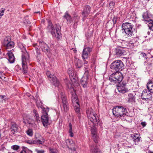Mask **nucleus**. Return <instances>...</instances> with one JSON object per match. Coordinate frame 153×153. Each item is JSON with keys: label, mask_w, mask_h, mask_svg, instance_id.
<instances>
[{"label": "nucleus", "mask_w": 153, "mask_h": 153, "mask_svg": "<svg viewBox=\"0 0 153 153\" xmlns=\"http://www.w3.org/2000/svg\"><path fill=\"white\" fill-rule=\"evenodd\" d=\"M29 124H35V123L34 122V121H33V122H32L31 123H30Z\"/></svg>", "instance_id": "48"}, {"label": "nucleus", "mask_w": 153, "mask_h": 153, "mask_svg": "<svg viewBox=\"0 0 153 153\" xmlns=\"http://www.w3.org/2000/svg\"><path fill=\"white\" fill-rule=\"evenodd\" d=\"M146 86L149 91L151 93H153V80L149 79Z\"/></svg>", "instance_id": "17"}, {"label": "nucleus", "mask_w": 153, "mask_h": 153, "mask_svg": "<svg viewBox=\"0 0 153 153\" xmlns=\"http://www.w3.org/2000/svg\"><path fill=\"white\" fill-rule=\"evenodd\" d=\"M11 149H13L14 150H17L20 148L19 146L17 145H14L11 146Z\"/></svg>", "instance_id": "35"}, {"label": "nucleus", "mask_w": 153, "mask_h": 153, "mask_svg": "<svg viewBox=\"0 0 153 153\" xmlns=\"http://www.w3.org/2000/svg\"><path fill=\"white\" fill-rule=\"evenodd\" d=\"M86 113L88 119L90 120L92 123V124L93 125V126L91 127L92 138L95 143H97L98 137L97 134V128L95 126L98 125L99 123V118L92 108L88 109L87 110Z\"/></svg>", "instance_id": "1"}, {"label": "nucleus", "mask_w": 153, "mask_h": 153, "mask_svg": "<svg viewBox=\"0 0 153 153\" xmlns=\"http://www.w3.org/2000/svg\"><path fill=\"white\" fill-rule=\"evenodd\" d=\"M10 129L13 134H15L18 132V127L17 125L15 123H11Z\"/></svg>", "instance_id": "18"}, {"label": "nucleus", "mask_w": 153, "mask_h": 153, "mask_svg": "<svg viewBox=\"0 0 153 153\" xmlns=\"http://www.w3.org/2000/svg\"><path fill=\"white\" fill-rule=\"evenodd\" d=\"M39 45L42 48V51L45 53H50V48L44 42H40Z\"/></svg>", "instance_id": "16"}, {"label": "nucleus", "mask_w": 153, "mask_h": 153, "mask_svg": "<svg viewBox=\"0 0 153 153\" xmlns=\"http://www.w3.org/2000/svg\"><path fill=\"white\" fill-rule=\"evenodd\" d=\"M74 105L75 107L74 109L75 111L77 113H79L80 112V108H79V106L77 104H74Z\"/></svg>", "instance_id": "34"}, {"label": "nucleus", "mask_w": 153, "mask_h": 153, "mask_svg": "<svg viewBox=\"0 0 153 153\" xmlns=\"http://www.w3.org/2000/svg\"><path fill=\"white\" fill-rule=\"evenodd\" d=\"M5 75L3 72H2L0 74V78L2 80H4L5 78Z\"/></svg>", "instance_id": "38"}, {"label": "nucleus", "mask_w": 153, "mask_h": 153, "mask_svg": "<svg viewBox=\"0 0 153 153\" xmlns=\"http://www.w3.org/2000/svg\"><path fill=\"white\" fill-rule=\"evenodd\" d=\"M66 143L68 145V147L71 150H72V147L73 148L74 151H75V149L74 147V141L71 140L67 139L66 141Z\"/></svg>", "instance_id": "22"}, {"label": "nucleus", "mask_w": 153, "mask_h": 153, "mask_svg": "<svg viewBox=\"0 0 153 153\" xmlns=\"http://www.w3.org/2000/svg\"><path fill=\"white\" fill-rule=\"evenodd\" d=\"M81 61L79 59H75L74 63L76 67L79 68L81 67Z\"/></svg>", "instance_id": "30"}, {"label": "nucleus", "mask_w": 153, "mask_h": 153, "mask_svg": "<svg viewBox=\"0 0 153 153\" xmlns=\"http://www.w3.org/2000/svg\"><path fill=\"white\" fill-rule=\"evenodd\" d=\"M127 112L126 108L123 106H117L113 109V114L118 118L124 117L126 115Z\"/></svg>", "instance_id": "4"}, {"label": "nucleus", "mask_w": 153, "mask_h": 153, "mask_svg": "<svg viewBox=\"0 0 153 153\" xmlns=\"http://www.w3.org/2000/svg\"><path fill=\"white\" fill-rule=\"evenodd\" d=\"M88 63V62L87 61H86L85 60H84V63L85 65L87 64ZM85 66H86V65H85Z\"/></svg>", "instance_id": "47"}, {"label": "nucleus", "mask_w": 153, "mask_h": 153, "mask_svg": "<svg viewBox=\"0 0 153 153\" xmlns=\"http://www.w3.org/2000/svg\"><path fill=\"white\" fill-rule=\"evenodd\" d=\"M90 153H101L100 150L95 146H91L90 147Z\"/></svg>", "instance_id": "24"}, {"label": "nucleus", "mask_w": 153, "mask_h": 153, "mask_svg": "<svg viewBox=\"0 0 153 153\" xmlns=\"http://www.w3.org/2000/svg\"><path fill=\"white\" fill-rule=\"evenodd\" d=\"M124 53V51L121 49L117 48L116 49V54L117 56L120 57L122 56Z\"/></svg>", "instance_id": "25"}, {"label": "nucleus", "mask_w": 153, "mask_h": 153, "mask_svg": "<svg viewBox=\"0 0 153 153\" xmlns=\"http://www.w3.org/2000/svg\"><path fill=\"white\" fill-rule=\"evenodd\" d=\"M147 153H153V152H151V151H149Z\"/></svg>", "instance_id": "50"}, {"label": "nucleus", "mask_w": 153, "mask_h": 153, "mask_svg": "<svg viewBox=\"0 0 153 153\" xmlns=\"http://www.w3.org/2000/svg\"><path fill=\"white\" fill-rule=\"evenodd\" d=\"M132 139L135 144H137L140 141L141 138L139 134L135 133L133 134Z\"/></svg>", "instance_id": "21"}, {"label": "nucleus", "mask_w": 153, "mask_h": 153, "mask_svg": "<svg viewBox=\"0 0 153 153\" xmlns=\"http://www.w3.org/2000/svg\"><path fill=\"white\" fill-rule=\"evenodd\" d=\"M91 7L88 5L86 6L84 9L82 14L84 17H86L90 13Z\"/></svg>", "instance_id": "19"}, {"label": "nucleus", "mask_w": 153, "mask_h": 153, "mask_svg": "<svg viewBox=\"0 0 153 153\" xmlns=\"http://www.w3.org/2000/svg\"><path fill=\"white\" fill-rule=\"evenodd\" d=\"M27 142L29 144L38 143L42 144V141L39 140H28L27 141Z\"/></svg>", "instance_id": "26"}, {"label": "nucleus", "mask_w": 153, "mask_h": 153, "mask_svg": "<svg viewBox=\"0 0 153 153\" xmlns=\"http://www.w3.org/2000/svg\"><path fill=\"white\" fill-rule=\"evenodd\" d=\"M33 112L34 114V117L36 118V121L38 123V122L40 121V119L39 115L36 110L34 109L33 110Z\"/></svg>", "instance_id": "29"}, {"label": "nucleus", "mask_w": 153, "mask_h": 153, "mask_svg": "<svg viewBox=\"0 0 153 153\" xmlns=\"http://www.w3.org/2000/svg\"><path fill=\"white\" fill-rule=\"evenodd\" d=\"M88 71L86 68L85 70L84 75L81 79V83L82 87L85 88L87 87L88 84Z\"/></svg>", "instance_id": "12"}, {"label": "nucleus", "mask_w": 153, "mask_h": 153, "mask_svg": "<svg viewBox=\"0 0 153 153\" xmlns=\"http://www.w3.org/2000/svg\"><path fill=\"white\" fill-rule=\"evenodd\" d=\"M123 76L122 74L120 72H116L113 73L110 76V81L114 84L120 83L122 81Z\"/></svg>", "instance_id": "8"}, {"label": "nucleus", "mask_w": 153, "mask_h": 153, "mask_svg": "<svg viewBox=\"0 0 153 153\" xmlns=\"http://www.w3.org/2000/svg\"><path fill=\"white\" fill-rule=\"evenodd\" d=\"M143 17L144 20L145 21H147L148 22V21L149 20V17L148 15H147V13H144L143 15Z\"/></svg>", "instance_id": "33"}, {"label": "nucleus", "mask_w": 153, "mask_h": 153, "mask_svg": "<svg viewBox=\"0 0 153 153\" xmlns=\"http://www.w3.org/2000/svg\"><path fill=\"white\" fill-rule=\"evenodd\" d=\"M141 97L142 100L147 101L152 99V95L151 93L148 92L147 90L145 89L143 91L141 94Z\"/></svg>", "instance_id": "14"}, {"label": "nucleus", "mask_w": 153, "mask_h": 153, "mask_svg": "<svg viewBox=\"0 0 153 153\" xmlns=\"http://www.w3.org/2000/svg\"><path fill=\"white\" fill-rule=\"evenodd\" d=\"M49 110V109L48 108H42V115L41 117V120L43 126L45 127L50 124L49 116L48 114Z\"/></svg>", "instance_id": "6"}, {"label": "nucleus", "mask_w": 153, "mask_h": 153, "mask_svg": "<svg viewBox=\"0 0 153 153\" xmlns=\"http://www.w3.org/2000/svg\"><path fill=\"white\" fill-rule=\"evenodd\" d=\"M8 153H10V152H9Z\"/></svg>", "instance_id": "55"}, {"label": "nucleus", "mask_w": 153, "mask_h": 153, "mask_svg": "<svg viewBox=\"0 0 153 153\" xmlns=\"http://www.w3.org/2000/svg\"><path fill=\"white\" fill-rule=\"evenodd\" d=\"M1 137V133H0V137Z\"/></svg>", "instance_id": "54"}, {"label": "nucleus", "mask_w": 153, "mask_h": 153, "mask_svg": "<svg viewBox=\"0 0 153 153\" xmlns=\"http://www.w3.org/2000/svg\"><path fill=\"white\" fill-rule=\"evenodd\" d=\"M40 13L39 11H38V12H35V13Z\"/></svg>", "instance_id": "52"}, {"label": "nucleus", "mask_w": 153, "mask_h": 153, "mask_svg": "<svg viewBox=\"0 0 153 153\" xmlns=\"http://www.w3.org/2000/svg\"><path fill=\"white\" fill-rule=\"evenodd\" d=\"M114 5V3L112 1L110 3L109 6L110 8H112L113 7Z\"/></svg>", "instance_id": "41"}, {"label": "nucleus", "mask_w": 153, "mask_h": 153, "mask_svg": "<svg viewBox=\"0 0 153 153\" xmlns=\"http://www.w3.org/2000/svg\"><path fill=\"white\" fill-rule=\"evenodd\" d=\"M1 16H0V18H1Z\"/></svg>", "instance_id": "56"}, {"label": "nucleus", "mask_w": 153, "mask_h": 153, "mask_svg": "<svg viewBox=\"0 0 153 153\" xmlns=\"http://www.w3.org/2000/svg\"><path fill=\"white\" fill-rule=\"evenodd\" d=\"M135 97L132 94L130 93L128 96L127 99L129 102H133L135 101Z\"/></svg>", "instance_id": "27"}, {"label": "nucleus", "mask_w": 153, "mask_h": 153, "mask_svg": "<svg viewBox=\"0 0 153 153\" xmlns=\"http://www.w3.org/2000/svg\"><path fill=\"white\" fill-rule=\"evenodd\" d=\"M117 89L119 92L123 94L125 93L127 91L125 88L123 86H118Z\"/></svg>", "instance_id": "28"}, {"label": "nucleus", "mask_w": 153, "mask_h": 153, "mask_svg": "<svg viewBox=\"0 0 153 153\" xmlns=\"http://www.w3.org/2000/svg\"><path fill=\"white\" fill-rule=\"evenodd\" d=\"M69 135L71 137H73L74 136V134L72 132V125L71 123L69 124Z\"/></svg>", "instance_id": "32"}, {"label": "nucleus", "mask_w": 153, "mask_h": 153, "mask_svg": "<svg viewBox=\"0 0 153 153\" xmlns=\"http://www.w3.org/2000/svg\"><path fill=\"white\" fill-rule=\"evenodd\" d=\"M130 42V43L132 45V46H134V43H132V42H131H131Z\"/></svg>", "instance_id": "49"}, {"label": "nucleus", "mask_w": 153, "mask_h": 153, "mask_svg": "<svg viewBox=\"0 0 153 153\" xmlns=\"http://www.w3.org/2000/svg\"><path fill=\"white\" fill-rule=\"evenodd\" d=\"M111 68L118 72L122 70L124 68V65L120 60L114 61L111 64Z\"/></svg>", "instance_id": "9"}, {"label": "nucleus", "mask_w": 153, "mask_h": 153, "mask_svg": "<svg viewBox=\"0 0 153 153\" xmlns=\"http://www.w3.org/2000/svg\"><path fill=\"white\" fill-rule=\"evenodd\" d=\"M141 124L143 127H145L146 126V123L145 122H141Z\"/></svg>", "instance_id": "42"}, {"label": "nucleus", "mask_w": 153, "mask_h": 153, "mask_svg": "<svg viewBox=\"0 0 153 153\" xmlns=\"http://www.w3.org/2000/svg\"><path fill=\"white\" fill-rule=\"evenodd\" d=\"M8 60L10 63H13L15 61V58L13 54L10 51H8L7 53Z\"/></svg>", "instance_id": "20"}, {"label": "nucleus", "mask_w": 153, "mask_h": 153, "mask_svg": "<svg viewBox=\"0 0 153 153\" xmlns=\"http://www.w3.org/2000/svg\"><path fill=\"white\" fill-rule=\"evenodd\" d=\"M19 47L22 52V72L23 74H26L27 72V64L30 62V56L27 51L24 45L22 43H20L18 45Z\"/></svg>", "instance_id": "2"}, {"label": "nucleus", "mask_w": 153, "mask_h": 153, "mask_svg": "<svg viewBox=\"0 0 153 153\" xmlns=\"http://www.w3.org/2000/svg\"><path fill=\"white\" fill-rule=\"evenodd\" d=\"M133 27V25L130 23H124L122 25V30H124L125 33L128 36V37H131L134 36Z\"/></svg>", "instance_id": "7"}, {"label": "nucleus", "mask_w": 153, "mask_h": 153, "mask_svg": "<svg viewBox=\"0 0 153 153\" xmlns=\"http://www.w3.org/2000/svg\"><path fill=\"white\" fill-rule=\"evenodd\" d=\"M35 151L37 152V153H44V151L43 150H39L38 149H35Z\"/></svg>", "instance_id": "39"}, {"label": "nucleus", "mask_w": 153, "mask_h": 153, "mask_svg": "<svg viewBox=\"0 0 153 153\" xmlns=\"http://www.w3.org/2000/svg\"><path fill=\"white\" fill-rule=\"evenodd\" d=\"M141 54H142V56H143V57L146 56V53H145L143 52L141 53Z\"/></svg>", "instance_id": "46"}, {"label": "nucleus", "mask_w": 153, "mask_h": 153, "mask_svg": "<svg viewBox=\"0 0 153 153\" xmlns=\"http://www.w3.org/2000/svg\"><path fill=\"white\" fill-rule=\"evenodd\" d=\"M35 48L36 50V56L37 57H38L40 54V51L39 48L36 47Z\"/></svg>", "instance_id": "37"}, {"label": "nucleus", "mask_w": 153, "mask_h": 153, "mask_svg": "<svg viewBox=\"0 0 153 153\" xmlns=\"http://www.w3.org/2000/svg\"><path fill=\"white\" fill-rule=\"evenodd\" d=\"M74 52L75 53H76V51H77L75 49H74Z\"/></svg>", "instance_id": "51"}, {"label": "nucleus", "mask_w": 153, "mask_h": 153, "mask_svg": "<svg viewBox=\"0 0 153 153\" xmlns=\"http://www.w3.org/2000/svg\"><path fill=\"white\" fill-rule=\"evenodd\" d=\"M48 28L53 36L55 37L57 39H60L61 38L60 33L61 27L59 25H56L55 30L53 25L50 23Z\"/></svg>", "instance_id": "5"}, {"label": "nucleus", "mask_w": 153, "mask_h": 153, "mask_svg": "<svg viewBox=\"0 0 153 153\" xmlns=\"http://www.w3.org/2000/svg\"><path fill=\"white\" fill-rule=\"evenodd\" d=\"M5 96H1L0 95V99H3L5 97Z\"/></svg>", "instance_id": "44"}, {"label": "nucleus", "mask_w": 153, "mask_h": 153, "mask_svg": "<svg viewBox=\"0 0 153 153\" xmlns=\"http://www.w3.org/2000/svg\"><path fill=\"white\" fill-rule=\"evenodd\" d=\"M46 75L49 80L56 87H58L60 85V82L56 77L53 74H51L49 71H47Z\"/></svg>", "instance_id": "10"}, {"label": "nucleus", "mask_w": 153, "mask_h": 153, "mask_svg": "<svg viewBox=\"0 0 153 153\" xmlns=\"http://www.w3.org/2000/svg\"><path fill=\"white\" fill-rule=\"evenodd\" d=\"M60 95L63 110L65 111H67L68 110V104L66 96L65 94L62 92H61Z\"/></svg>", "instance_id": "11"}, {"label": "nucleus", "mask_w": 153, "mask_h": 153, "mask_svg": "<svg viewBox=\"0 0 153 153\" xmlns=\"http://www.w3.org/2000/svg\"><path fill=\"white\" fill-rule=\"evenodd\" d=\"M27 23H30V21H28L27 22Z\"/></svg>", "instance_id": "53"}, {"label": "nucleus", "mask_w": 153, "mask_h": 153, "mask_svg": "<svg viewBox=\"0 0 153 153\" xmlns=\"http://www.w3.org/2000/svg\"><path fill=\"white\" fill-rule=\"evenodd\" d=\"M148 23L149 29L153 30V21L151 19L149 20L148 21Z\"/></svg>", "instance_id": "31"}, {"label": "nucleus", "mask_w": 153, "mask_h": 153, "mask_svg": "<svg viewBox=\"0 0 153 153\" xmlns=\"http://www.w3.org/2000/svg\"><path fill=\"white\" fill-rule=\"evenodd\" d=\"M92 51V48H90L89 47L84 48L82 56V57L83 59H87L88 56L90 55V53Z\"/></svg>", "instance_id": "15"}, {"label": "nucleus", "mask_w": 153, "mask_h": 153, "mask_svg": "<svg viewBox=\"0 0 153 153\" xmlns=\"http://www.w3.org/2000/svg\"><path fill=\"white\" fill-rule=\"evenodd\" d=\"M50 151L51 153H57V151L55 149H50Z\"/></svg>", "instance_id": "40"}, {"label": "nucleus", "mask_w": 153, "mask_h": 153, "mask_svg": "<svg viewBox=\"0 0 153 153\" xmlns=\"http://www.w3.org/2000/svg\"><path fill=\"white\" fill-rule=\"evenodd\" d=\"M27 133L30 136H32L33 135L32 130L31 129H29L27 131Z\"/></svg>", "instance_id": "36"}, {"label": "nucleus", "mask_w": 153, "mask_h": 153, "mask_svg": "<svg viewBox=\"0 0 153 153\" xmlns=\"http://www.w3.org/2000/svg\"><path fill=\"white\" fill-rule=\"evenodd\" d=\"M74 81L71 80L72 82V84L70 82H66V85L68 88L69 89L68 91L69 92H70L71 95V100L72 102L74 105V104H77L79 106L78 100L77 96L76 94L74 88V86L75 85V84L76 83L78 84L77 82L74 79Z\"/></svg>", "instance_id": "3"}, {"label": "nucleus", "mask_w": 153, "mask_h": 153, "mask_svg": "<svg viewBox=\"0 0 153 153\" xmlns=\"http://www.w3.org/2000/svg\"><path fill=\"white\" fill-rule=\"evenodd\" d=\"M10 40V37H6L4 39L3 44L7 49H11L14 47V42Z\"/></svg>", "instance_id": "13"}, {"label": "nucleus", "mask_w": 153, "mask_h": 153, "mask_svg": "<svg viewBox=\"0 0 153 153\" xmlns=\"http://www.w3.org/2000/svg\"><path fill=\"white\" fill-rule=\"evenodd\" d=\"M4 10H2L1 12L0 13V17L2 16L3 15V13L4 12Z\"/></svg>", "instance_id": "43"}, {"label": "nucleus", "mask_w": 153, "mask_h": 153, "mask_svg": "<svg viewBox=\"0 0 153 153\" xmlns=\"http://www.w3.org/2000/svg\"><path fill=\"white\" fill-rule=\"evenodd\" d=\"M20 153H26V152L25 150L22 149L20 152Z\"/></svg>", "instance_id": "45"}, {"label": "nucleus", "mask_w": 153, "mask_h": 153, "mask_svg": "<svg viewBox=\"0 0 153 153\" xmlns=\"http://www.w3.org/2000/svg\"><path fill=\"white\" fill-rule=\"evenodd\" d=\"M63 18L66 19L68 23H71L73 22L72 18L68 12H66Z\"/></svg>", "instance_id": "23"}]
</instances>
